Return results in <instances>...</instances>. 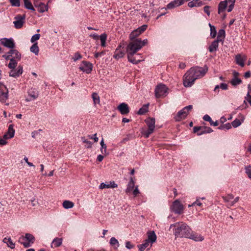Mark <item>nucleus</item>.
I'll use <instances>...</instances> for the list:
<instances>
[{"instance_id":"51","label":"nucleus","mask_w":251,"mask_h":251,"mask_svg":"<svg viewBox=\"0 0 251 251\" xmlns=\"http://www.w3.org/2000/svg\"><path fill=\"white\" fill-rule=\"evenodd\" d=\"M82 58V55L79 52H76L75 53L74 56L72 59L76 61L77 60H79Z\"/></svg>"},{"instance_id":"36","label":"nucleus","mask_w":251,"mask_h":251,"mask_svg":"<svg viewBox=\"0 0 251 251\" xmlns=\"http://www.w3.org/2000/svg\"><path fill=\"white\" fill-rule=\"evenodd\" d=\"M99 38L100 40V41H101V46L102 47H105L106 46V39H107V35L105 33H103V34H101L100 36H99Z\"/></svg>"},{"instance_id":"16","label":"nucleus","mask_w":251,"mask_h":251,"mask_svg":"<svg viewBox=\"0 0 251 251\" xmlns=\"http://www.w3.org/2000/svg\"><path fill=\"white\" fill-rule=\"evenodd\" d=\"M1 43L4 47L8 48L13 49L15 47V44L12 39L3 38L1 40Z\"/></svg>"},{"instance_id":"60","label":"nucleus","mask_w":251,"mask_h":251,"mask_svg":"<svg viewBox=\"0 0 251 251\" xmlns=\"http://www.w3.org/2000/svg\"><path fill=\"white\" fill-rule=\"evenodd\" d=\"M11 56L12 55H11L10 54L7 53V54L3 55L2 57L4 58L7 60H9L10 61V59L11 58H10V57H11Z\"/></svg>"},{"instance_id":"54","label":"nucleus","mask_w":251,"mask_h":251,"mask_svg":"<svg viewBox=\"0 0 251 251\" xmlns=\"http://www.w3.org/2000/svg\"><path fill=\"white\" fill-rule=\"evenodd\" d=\"M88 137L91 139H94L95 142H97L99 140V138L97 137L96 133L93 135H88Z\"/></svg>"},{"instance_id":"35","label":"nucleus","mask_w":251,"mask_h":251,"mask_svg":"<svg viewBox=\"0 0 251 251\" xmlns=\"http://www.w3.org/2000/svg\"><path fill=\"white\" fill-rule=\"evenodd\" d=\"M30 50L31 52L37 55L39 53V47L37 45V43H34V44L30 47Z\"/></svg>"},{"instance_id":"44","label":"nucleus","mask_w":251,"mask_h":251,"mask_svg":"<svg viewBox=\"0 0 251 251\" xmlns=\"http://www.w3.org/2000/svg\"><path fill=\"white\" fill-rule=\"evenodd\" d=\"M243 121V120L241 121L240 120L236 119L231 123V125L234 127H237L241 125Z\"/></svg>"},{"instance_id":"53","label":"nucleus","mask_w":251,"mask_h":251,"mask_svg":"<svg viewBox=\"0 0 251 251\" xmlns=\"http://www.w3.org/2000/svg\"><path fill=\"white\" fill-rule=\"evenodd\" d=\"M200 199V198H197L196 201L193 202L191 205H189V207L194 206L196 204H197L198 206H201L202 205V203L199 201Z\"/></svg>"},{"instance_id":"27","label":"nucleus","mask_w":251,"mask_h":251,"mask_svg":"<svg viewBox=\"0 0 251 251\" xmlns=\"http://www.w3.org/2000/svg\"><path fill=\"white\" fill-rule=\"evenodd\" d=\"M219 41L217 40H215L212 42L208 48L209 51L210 52H213L217 50L219 46Z\"/></svg>"},{"instance_id":"56","label":"nucleus","mask_w":251,"mask_h":251,"mask_svg":"<svg viewBox=\"0 0 251 251\" xmlns=\"http://www.w3.org/2000/svg\"><path fill=\"white\" fill-rule=\"evenodd\" d=\"M126 247L128 249H131L133 248L134 246L129 241H127L126 243Z\"/></svg>"},{"instance_id":"2","label":"nucleus","mask_w":251,"mask_h":251,"mask_svg":"<svg viewBox=\"0 0 251 251\" xmlns=\"http://www.w3.org/2000/svg\"><path fill=\"white\" fill-rule=\"evenodd\" d=\"M148 43V40H130L126 48L128 60L133 64H136L141 61L140 59H136L133 55Z\"/></svg>"},{"instance_id":"33","label":"nucleus","mask_w":251,"mask_h":251,"mask_svg":"<svg viewBox=\"0 0 251 251\" xmlns=\"http://www.w3.org/2000/svg\"><path fill=\"white\" fill-rule=\"evenodd\" d=\"M203 119L204 121L209 122L211 126H217L218 125V122L217 121L213 122L212 120L210 117L208 115H205L203 116Z\"/></svg>"},{"instance_id":"23","label":"nucleus","mask_w":251,"mask_h":251,"mask_svg":"<svg viewBox=\"0 0 251 251\" xmlns=\"http://www.w3.org/2000/svg\"><path fill=\"white\" fill-rule=\"evenodd\" d=\"M235 59L237 64L242 67L245 66L244 62L246 60V57L245 56H242L240 54H237L235 56Z\"/></svg>"},{"instance_id":"32","label":"nucleus","mask_w":251,"mask_h":251,"mask_svg":"<svg viewBox=\"0 0 251 251\" xmlns=\"http://www.w3.org/2000/svg\"><path fill=\"white\" fill-rule=\"evenodd\" d=\"M62 205L65 209H69L74 207V203L72 201L66 200L63 202Z\"/></svg>"},{"instance_id":"64","label":"nucleus","mask_w":251,"mask_h":251,"mask_svg":"<svg viewBox=\"0 0 251 251\" xmlns=\"http://www.w3.org/2000/svg\"><path fill=\"white\" fill-rule=\"evenodd\" d=\"M246 99L249 102L250 105H251V96L250 95L249 93H248L247 97L246 98Z\"/></svg>"},{"instance_id":"14","label":"nucleus","mask_w":251,"mask_h":251,"mask_svg":"<svg viewBox=\"0 0 251 251\" xmlns=\"http://www.w3.org/2000/svg\"><path fill=\"white\" fill-rule=\"evenodd\" d=\"M40 0H34L33 3L36 7L38 8V11L40 13H43L48 9V5L40 1Z\"/></svg>"},{"instance_id":"22","label":"nucleus","mask_w":251,"mask_h":251,"mask_svg":"<svg viewBox=\"0 0 251 251\" xmlns=\"http://www.w3.org/2000/svg\"><path fill=\"white\" fill-rule=\"evenodd\" d=\"M187 238H190L195 241H202L204 239L202 236L194 233L192 231L190 232V236H188Z\"/></svg>"},{"instance_id":"40","label":"nucleus","mask_w":251,"mask_h":251,"mask_svg":"<svg viewBox=\"0 0 251 251\" xmlns=\"http://www.w3.org/2000/svg\"><path fill=\"white\" fill-rule=\"evenodd\" d=\"M148 105L149 104L144 105L139 110L138 114L139 115L145 114L148 111Z\"/></svg>"},{"instance_id":"3","label":"nucleus","mask_w":251,"mask_h":251,"mask_svg":"<svg viewBox=\"0 0 251 251\" xmlns=\"http://www.w3.org/2000/svg\"><path fill=\"white\" fill-rule=\"evenodd\" d=\"M172 227H174L173 232L176 238H187L188 236H190V232L191 231V229L185 223L179 222L171 224L170 226V229Z\"/></svg>"},{"instance_id":"46","label":"nucleus","mask_w":251,"mask_h":251,"mask_svg":"<svg viewBox=\"0 0 251 251\" xmlns=\"http://www.w3.org/2000/svg\"><path fill=\"white\" fill-rule=\"evenodd\" d=\"M8 93V90L6 87L1 82H0V93Z\"/></svg>"},{"instance_id":"21","label":"nucleus","mask_w":251,"mask_h":251,"mask_svg":"<svg viewBox=\"0 0 251 251\" xmlns=\"http://www.w3.org/2000/svg\"><path fill=\"white\" fill-rule=\"evenodd\" d=\"M121 47V45L119 46L118 48L115 51L113 57L116 59L123 57L125 55L124 50H121L120 49Z\"/></svg>"},{"instance_id":"19","label":"nucleus","mask_w":251,"mask_h":251,"mask_svg":"<svg viewBox=\"0 0 251 251\" xmlns=\"http://www.w3.org/2000/svg\"><path fill=\"white\" fill-rule=\"evenodd\" d=\"M184 2V0H174L167 4V8L168 9L174 8L175 7L181 5L183 4Z\"/></svg>"},{"instance_id":"47","label":"nucleus","mask_w":251,"mask_h":251,"mask_svg":"<svg viewBox=\"0 0 251 251\" xmlns=\"http://www.w3.org/2000/svg\"><path fill=\"white\" fill-rule=\"evenodd\" d=\"M234 198V196L232 194H228L226 196H223V199L225 202H229L231 200Z\"/></svg>"},{"instance_id":"41","label":"nucleus","mask_w":251,"mask_h":251,"mask_svg":"<svg viewBox=\"0 0 251 251\" xmlns=\"http://www.w3.org/2000/svg\"><path fill=\"white\" fill-rule=\"evenodd\" d=\"M209 26L210 27V35L212 38H215L217 34L216 28L214 26L211 25L210 24H209Z\"/></svg>"},{"instance_id":"31","label":"nucleus","mask_w":251,"mask_h":251,"mask_svg":"<svg viewBox=\"0 0 251 251\" xmlns=\"http://www.w3.org/2000/svg\"><path fill=\"white\" fill-rule=\"evenodd\" d=\"M225 31L224 29H220L218 33V36L217 38V40H218L219 42L223 41L225 37Z\"/></svg>"},{"instance_id":"62","label":"nucleus","mask_w":251,"mask_h":251,"mask_svg":"<svg viewBox=\"0 0 251 251\" xmlns=\"http://www.w3.org/2000/svg\"><path fill=\"white\" fill-rule=\"evenodd\" d=\"M100 145L101 146L100 149L106 148V144H104V140L103 138L102 139V140H101V141L100 142Z\"/></svg>"},{"instance_id":"55","label":"nucleus","mask_w":251,"mask_h":251,"mask_svg":"<svg viewBox=\"0 0 251 251\" xmlns=\"http://www.w3.org/2000/svg\"><path fill=\"white\" fill-rule=\"evenodd\" d=\"M210 6H205L203 7V10L205 13L207 14L208 16L210 15V11H209Z\"/></svg>"},{"instance_id":"7","label":"nucleus","mask_w":251,"mask_h":251,"mask_svg":"<svg viewBox=\"0 0 251 251\" xmlns=\"http://www.w3.org/2000/svg\"><path fill=\"white\" fill-rule=\"evenodd\" d=\"M192 109V105H191L184 107L182 110L179 111L177 114L174 117L175 120L176 121L179 122L185 119Z\"/></svg>"},{"instance_id":"9","label":"nucleus","mask_w":251,"mask_h":251,"mask_svg":"<svg viewBox=\"0 0 251 251\" xmlns=\"http://www.w3.org/2000/svg\"><path fill=\"white\" fill-rule=\"evenodd\" d=\"M147 25H144L142 26L139 27L137 29L133 30L129 35V38L130 40H141V39L137 38V37L139 36L144 31H145L147 28Z\"/></svg>"},{"instance_id":"18","label":"nucleus","mask_w":251,"mask_h":251,"mask_svg":"<svg viewBox=\"0 0 251 251\" xmlns=\"http://www.w3.org/2000/svg\"><path fill=\"white\" fill-rule=\"evenodd\" d=\"M13 125H10L8 126L7 132L3 135V138L7 139L14 137L15 130L13 128Z\"/></svg>"},{"instance_id":"10","label":"nucleus","mask_w":251,"mask_h":251,"mask_svg":"<svg viewBox=\"0 0 251 251\" xmlns=\"http://www.w3.org/2000/svg\"><path fill=\"white\" fill-rule=\"evenodd\" d=\"M167 87L163 84L157 85L155 90V94L156 98H160L166 95L167 92Z\"/></svg>"},{"instance_id":"39","label":"nucleus","mask_w":251,"mask_h":251,"mask_svg":"<svg viewBox=\"0 0 251 251\" xmlns=\"http://www.w3.org/2000/svg\"><path fill=\"white\" fill-rule=\"evenodd\" d=\"M109 243L111 246H115V249H117L120 246L118 241L115 237L111 238Z\"/></svg>"},{"instance_id":"28","label":"nucleus","mask_w":251,"mask_h":251,"mask_svg":"<svg viewBox=\"0 0 251 251\" xmlns=\"http://www.w3.org/2000/svg\"><path fill=\"white\" fill-rule=\"evenodd\" d=\"M227 2L225 1H223L220 2L218 6V14H220L224 12L227 7Z\"/></svg>"},{"instance_id":"48","label":"nucleus","mask_w":251,"mask_h":251,"mask_svg":"<svg viewBox=\"0 0 251 251\" xmlns=\"http://www.w3.org/2000/svg\"><path fill=\"white\" fill-rule=\"evenodd\" d=\"M246 170V173L248 175V176L251 178V166L248 165L245 167V168Z\"/></svg>"},{"instance_id":"13","label":"nucleus","mask_w":251,"mask_h":251,"mask_svg":"<svg viewBox=\"0 0 251 251\" xmlns=\"http://www.w3.org/2000/svg\"><path fill=\"white\" fill-rule=\"evenodd\" d=\"M93 67V64L91 63L86 61H83L79 69L87 74H89L92 72Z\"/></svg>"},{"instance_id":"49","label":"nucleus","mask_w":251,"mask_h":251,"mask_svg":"<svg viewBox=\"0 0 251 251\" xmlns=\"http://www.w3.org/2000/svg\"><path fill=\"white\" fill-rule=\"evenodd\" d=\"M40 37V34L39 33L35 34L31 38V42L32 43H34L35 41H37L39 39Z\"/></svg>"},{"instance_id":"11","label":"nucleus","mask_w":251,"mask_h":251,"mask_svg":"<svg viewBox=\"0 0 251 251\" xmlns=\"http://www.w3.org/2000/svg\"><path fill=\"white\" fill-rule=\"evenodd\" d=\"M194 133H197L198 135H201L205 133H209L213 131V130L209 127L207 126H195L193 128Z\"/></svg>"},{"instance_id":"20","label":"nucleus","mask_w":251,"mask_h":251,"mask_svg":"<svg viewBox=\"0 0 251 251\" xmlns=\"http://www.w3.org/2000/svg\"><path fill=\"white\" fill-rule=\"evenodd\" d=\"M8 54H10L12 55V58L11 59H13L14 60L17 59L18 61L21 59V54L20 53L16 50L12 49L10 50L8 52Z\"/></svg>"},{"instance_id":"15","label":"nucleus","mask_w":251,"mask_h":251,"mask_svg":"<svg viewBox=\"0 0 251 251\" xmlns=\"http://www.w3.org/2000/svg\"><path fill=\"white\" fill-rule=\"evenodd\" d=\"M15 19L16 21L13 22V24H14V26H15V28H21L23 26L24 23L25 16V15L22 16L20 15H18L15 17Z\"/></svg>"},{"instance_id":"26","label":"nucleus","mask_w":251,"mask_h":251,"mask_svg":"<svg viewBox=\"0 0 251 251\" xmlns=\"http://www.w3.org/2000/svg\"><path fill=\"white\" fill-rule=\"evenodd\" d=\"M117 186H118L117 184H116L114 181H113V182H110V184H106L102 182L100 184L99 188H100V189H104V188H117Z\"/></svg>"},{"instance_id":"57","label":"nucleus","mask_w":251,"mask_h":251,"mask_svg":"<svg viewBox=\"0 0 251 251\" xmlns=\"http://www.w3.org/2000/svg\"><path fill=\"white\" fill-rule=\"evenodd\" d=\"M100 151L102 154L104 155H107L109 153L107 151V149L104 148V149H100Z\"/></svg>"},{"instance_id":"34","label":"nucleus","mask_w":251,"mask_h":251,"mask_svg":"<svg viewBox=\"0 0 251 251\" xmlns=\"http://www.w3.org/2000/svg\"><path fill=\"white\" fill-rule=\"evenodd\" d=\"M25 7L27 9L34 11L35 9L29 0H23Z\"/></svg>"},{"instance_id":"25","label":"nucleus","mask_w":251,"mask_h":251,"mask_svg":"<svg viewBox=\"0 0 251 251\" xmlns=\"http://www.w3.org/2000/svg\"><path fill=\"white\" fill-rule=\"evenodd\" d=\"M204 4V3L201 0H193L190 1L188 5L189 7H200Z\"/></svg>"},{"instance_id":"6","label":"nucleus","mask_w":251,"mask_h":251,"mask_svg":"<svg viewBox=\"0 0 251 251\" xmlns=\"http://www.w3.org/2000/svg\"><path fill=\"white\" fill-rule=\"evenodd\" d=\"M146 123L148 127V129L147 130H143L142 134L146 138H148L149 136L153 133L155 128V119L154 118H149L146 121Z\"/></svg>"},{"instance_id":"24","label":"nucleus","mask_w":251,"mask_h":251,"mask_svg":"<svg viewBox=\"0 0 251 251\" xmlns=\"http://www.w3.org/2000/svg\"><path fill=\"white\" fill-rule=\"evenodd\" d=\"M135 181H134L133 177H131L126 190V193L130 194L133 191Z\"/></svg>"},{"instance_id":"5","label":"nucleus","mask_w":251,"mask_h":251,"mask_svg":"<svg viewBox=\"0 0 251 251\" xmlns=\"http://www.w3.org/2000/svg\"><path fill=\"white\" fill-rule=\"evenodd\" d=\"M156 240V235L153 231L148 232V239H146L144 243L138 246L140 251H144L145 249L148 247L151 246L153 243Z\"/></svg>"},{"instance_id":"30","label":"nucleus","mask_w":251,"mask_h":251,"mask_svg":"<svg viewBox=\"0 0 251 251\" xmlns=\"http://www.w3.org/2000/svg\"><path fill=\"white\" fill-rule=\"evenodd\" d=\"M3 242L6 244L7 246L11 249H14L15 248V244L13 243L12 241L11 240V239L9 237L7 238L5 237L3 239Z\"/></svg>"},{"instance_id":"4","label":"nucleus","mask_w":251,"mask_h":251,"mask_svg":"<svg viewBox=\"0 0 251 251\" xmlns=\"http://www.w3.org/2000/svg\"><path fill=\"white\" fill-rule=\"evenodd\" d=\"M17 66V62L13 59H10V62L8 64V67L11 69L9 73L10 76L17 77L23 73V67L19 65L17 69H15Z\"/></svg>"},{"instance_id":"1","label":"nucleus","mask_w":251,"mask_h":251,"mask_svg":"<svg viewBox=\"0 0 251 251\" xmlns=\"http://www.w3.org/2000/svg\"><path fill=\"white\" fill-rule=\"evenodd\" d=\"M207 71L208 67L206 66L203 68L198 66L191 68L184 75V86L186 87H191L197 79L203 77Z\"/></svg>"},{"instance_id":"50","label":"nucleus","mask_w":251,"mask_h":251,"mask_svg":"<svg viewBox=\"0 0 251 251\" xmlns=\"http://www.w3.org/2000/svg\"><path fill=\"white\" fill-rule=\"evenodd\" d=\"M9 1L13 6L19 7L20 5V0H9Z\"/></svg>"},{"instance_id":"59","label":"nucleus","mask_w":251,"mask_h":251,"mask_svg":"<svg viewBox=\"0 0 251 251\" xmlns=\"http://www.w3.org/2000/svg\"><path fill=\"white\" fill-rule=\"evenodd\" d=\"M104 53L103 51L96 52L95 54V57L96 58H98L99 57L101 56L102 55H103L104 54Z\"/></svg>"},{"instance_id":"12","label":"nucleus","mask_w":251,"mask_h":251,"mask_svg":"<svg viewBox=\"0 0 251 251\" xmlns=\"http://www.w3.org/2000/svg\"><path fill=\"white\" fill-rule=\"evenodd\" d=\"M171 209L174 213L180 214L183 212V206L179 201L176 200L173 203Z\"/></svg>"},{"instance_id":"8","label":"nucleus","mask_w":251,"mask_h":251,"mask_svg":"<svg viewBox=\"0 0 251 251\" xmlns=\"http://www.w3.org/2000/svg\"><path fill=\"white\" fill-rule=\"evenodd\" d=\"M35 238L32 235L26 233L25 237L22 236L19 238V242L22 244L25 248H28L31 246Z\"/></svg>"},{"instance_id":"38","label":"nucleus","mask_w":251,"mask_h":251,"mask_svg":"<svg viewBox=\"0 0 251 251\" xmlns=\"http://www.w3.org/2000/svg\"><path fill=\"white\" fill-rule=\"evenodd\" d=\"M92 97L94 101V104H99L100 102V99L98 94L97 93H93L92 95Z\"/></svg>"},{"instance_id":"63","label":"nucleus","mask_w":251,"mask_h":251,"mask_svg":"<svg viewBox=\"0 0 251 251\" xmlns=\"http://www.w3.org/2000/svg\"><path fill=\"white\" fill-rule=\"evenodd\" d=\"M220 87L223 89V90H226L227 89V85L226 83H221L220 84Z\"/></svg>"},{"instance_id":"37","label":"nucleus","mask_w":251,"mask_h":251,"mask_svg":"<svg viewBox=\"0 0 251 251\" xmlns=\"http://www.w3.org/2000/svg\"><path fill=\"white\" fill-rule=\"evenodd\" d=\"M28 95L31 98L30 99H26L27 101H30L31 100H35L38 97V94L37 92L34 91H29L28 92Z\"/></svg>"},{"instance_id":"61","label":"nucleus","mask_w":251,"mask_h":251,"mask_svg":"<svg viewBox=\"0 0 251 251\" xmlns=\"http://www.w3.org/2000/svg\"><path fill=\"white\" fill-rule=\"evenodd\" d=\"M224 127H225V129H229L231 128V125L228 123H226V124H224Z\"/></svg>"},{"instance_id":"58","label":"nucleus","mask_w":251,"mask_h":251,"mask_svg":"<svg viewBox=\"0 0 251 251\" xmlns=\"http://www.w3.org/2000/svg\"><path fill=\"white\" fill-rule=\"evenodd\" d=\"M239 200V197H237L236 198H235L234 200L233 201H232V202H231L230 203H229V205L230 206H232L233 205H234V204L236 203Z\"/></svg>"},{"instance_id":"52","label":"nucleus","mask_w":251,"mask_h":251,"mask_svg":"<svg viewBox=\"0 0 251 251\" xmlns=\"http://www.w3.org/2000/svg\"><path fill=\"white\" fill-rule=\"evenodd\" d=\"M132 192L134 197L137 196V195L140 194V191L138 189V186H136L135 189Z\"/></svg>"},{"instance_id":"43","label":"nucleus","mask_w":251,"mask_h":251,"mask_svg":"<svg viewBox=\"0 0 251 251\" xmlns=\"http://www.w3.org/2000/svg\"><path fill=\"white\" fill-rule=\"evenodd\" d=\"M8 93H0V101L1 102H6L7 98H8Z\"/></svg>"},{"instance_id":"45","label":"nucleus","mask_w":251,"mask_h":251,"mask_svg":"<svg viewBox=\"0 0 251 251\" xmlns=\"http://www.w3.org/2000/svg\"><path fill=\"white\" fill-rule=\"evenodd\" d=\"M242 82L241 79L235 77L231 81V83L233 86L237 85Z\"/></svg>"},{"instance_id":"29","label":"nucleus","mask_w":251,"mask_h":251,"mask_svg":"<svg viewBox=\"0 0 251 251\" xmlns=\"http://www.w3.org/2000/svg\"><path fill=\"white\" fill-rule=\"evenodd\" d=\"M62 243V238H55L53 239L52 242L51 247V248H56L59 247Z\"/></svg>"},{"instance_id":"17","label":"nucleus","mask_w":251,"mask_h":251,"mask_svg":"<svg viewBox=\"0 0 251 251\" xmlns=\"http://www.w3.org/2000/svg\"><path fill=\"white\" fill-rule=\"evenodd\" d=\"M117 109L122 115H126L129 112V109L128 105L124 102L120 104L117 107Z\"/></svg>"},{"instance_id":"42","label":"nucleus","mask_w":251,"mask_h":251,"mask_svg":"<svg viewBox=\"0 0 251 251\" xmlns=\"http://www.w3.org/2000/svg\"><path fill=\"white\" fill-rule=\"evenodd\" d=\"M81 140L83 142V143H84L86 144L85 147L87 148H92V143H91V142H90V141L86 139L85 137H82Z\"/></svg>"}]
</instances>
